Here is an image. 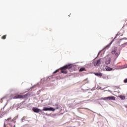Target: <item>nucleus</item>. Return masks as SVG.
<instances>
[{"label":"nucleus","mask_w":127,"mask_h":127,"mask_svg":"<svg viewBox=\"0 0 127 127\" xmlns=\"http://www.w3.org/2000/svg\"><path fill=\"white\" fill-rule=\"evenodd\" d=\"M72 64H68L61 67V73H62L63 74H67V73H68L67 69L69 70V71H71L70 69H72Z\"/></svg>","instance_id":"f257e3e1"},{"label":"nucleus","mask_w":127,"mask_h":127,"mask_svg":"<svg viewBox=\"0 0 127 127\" xmlns=\"http://www.w3.org/2000/svg\"><path fill=\"white\" fill-rule=\"evenodd\" d=\"M30 96V93H28L24 95H19V94H15L14 97L13 95H11V97L12 99H26L27 97H29Z\"/></svg>","instance_id":"f03ea898"},{"label":"nucleus","mask_w":127,"mask_h":127,"mask_svg":"<svg viewBox=\"0 0 127 127\" xmlns=\"http://www.w3.org/2000/svg\"><path fill=\"white\" fill-rule=\"evenodd\" d=\"M117 48H114L112 49V51L111 52V54H113V55L115 54V58H118L119 56L120 55V51H117Z\"/></svg>","instance_id":"7ed1b4c3"},{"label":"nucleus","mask_w":127,"mask_h":127,"mask_svg":"<svg viewBox=\"0 0 127 127\" xmlns=\"http://www.w3.org/2000/svg\"><path fill=\"white\" fill-rule=\"evenodd\" d=\"M102 100H104V101H106V100H109V101H111L112 100V101H115L116 100V97H115V96H109L108 97H104V98H102Z\"/></svg>","instance_id":"20e7f679"},{"label":"nucleus","mask_w":127,"mask_h":127,"mask_svg":"<svg viewBox=\"0 0 127 127\" xmlns=\"http://www.w3.org/2000/svg\"><path fill=\"white\" fill-rule=\"evenodd\" d=\"M42 111H50L51 112H55V109L52 107H51V108L44 107V109L42 110Z\"/></svg>","instance_id":"39448f33"},{"label":"nucleus","mask_w":127,"mask_h":127,"mask_svg":"<svg viewBox=\"0 0 127 127\" xmlns=\"http://www.w3.org/2000/svg\"><path fill=\"white\" fill-rule=\"evenodd\" d=\"M32 111H33V112L34 113H39V112H41V111H42V110H40L36 107H33L32 109Z\"/></svg>","instance_id":"423d86ee"},{"label":"nucleus","mask_w":127,"mask_h":127,"mask_svg":"<svg viewBox=\"0 0 127 127\" xmlns=\"http://www.w3.org/2000/svg\"><path fill=\"white\" fill-rule=\"evenodd\" d=\"M100 64H101V61H100V60H97L96 62H95L94 63V66H99Z\"/></svg>","instance_id":"0eeeda50"},{"label":"nucleus","mask_w":127,"mask_h":127,"mask_svg":"<svg viewBox=\"0 0 127 127\" xmlns=\"http://www.w3.org/2000/svg\"><path fill=\"white\" fill-rule=\"evenodd\" d=\"M105 63H106V65H109V64H110V63H111V59L108 58V59L106 60Z\"/></svg>","instance_id":"6e6552de"},{"label":"nucleus","mask_w":127,"mask_h":127,"mask_svg":"<svg viewBox=\"0 0 127 127\" xmlns=\"http://www.w3.org/2000/svg\"><path fill=\"white\" fill-rule=\"evenodd\" d=\"M113 41H112L110 44H109L107 46H106V47L105 48V49H108L110 48V46H111V45H112V43H113Z\"/></svg>","instance_id":"1a4fd4ad"},{"label":"nucleus","mask_w":127,"mask_h":127,"mask_svg":"<svg viewBox=\"0 0 127 127\" xmlns=\"http://www.w3.org/2000/svg\"><path fill=\"white\" fill-rule=\"evenodd\" d=\"M96 76H98V77H102L103 76V74L102 73H94Z\"/></svg>","instance_id":"9d476101"},{"label":"nucleus","mask_w":127,"mask_h":127,"mask_svg":"<svg viewBox=\"0 0 127 127\" xmlns=\"http://www.w3.org/2000/svg\"><path fill=\"white\" fill-rule=\"evenodd\" d=\"M119 98H120V99H121V100H125V99H126V96H125L124 95H120V96H119Z\"/></svg>","instance_id":"9b49d317"},{"label":"nucleus","mask_w":127,"mask_h":127,"mask_svg":"<svg viewBox=\"0 0 127 127\" xmlns=\"http://www.w3.org/2000/svg\"><path fill=\"white\" fill-rule=\"evenodd\" d=\"M106 71H112V70H113V68L108 67H106Z\"/></svg>","instance_id":"f8f14e48"},{"label":"nucleus","mask_w":127,"mask_h":127,"mask_svg":"<svg viewBox=\"0 0 127 127\" xmlns=\"http://www.w3.org/2000/svg\"><path fill=\"white\" fill-rule=\"evenodd\" d=\"M83 71H86V68L84 67H81V68H80L79 72H82Z\"/></svg>","instance_id":"ddd939ff"},{"label":"nucleus","mask_w":127,"mask_h":127,"mask_svg":"<svg viewBox=\"0 0 127 127\" xmlns=\"http://www.w3.org/2000/svg\"><path fill=\"white\" fill-rule=\"evenodd\" d=\"M10 120H11V117H10L7 119H5L4 121H5V122H9V121H10Z\"/></svg>","instance_id":"4468645a"},{"label":"nucleus","mask_w":127,"mask_h":127,"mask_svg":"<svg viewBox=\"0 0 127 127\" xmlns=\"http://www.w3.org/2000/svg\"><path fill=\"white\" fill-rule=\"evenodd\" d=\"M5 38H6V35H4L1 37L2 39H5Z\"/></svg>","instance_id":"2eb2a0df"},{"label":"nucleus","mask_w":127,"mask_h":127,"mask_svg":"<svg viewBox=\"0 0 127 127\" xmlns=\"http://www.w3.org/2000/svg\"><path fill=\"white\" fill-rule=\"evenodd\" d=\"M57 72H59V69L56 70L54 72V73L55 74V73H57Z\"/></svg>","instance_id":"dca6fc26"},{"label":"nucleus","mask_w":127,"mask_h":127,"mask_svg":"<svg viewBox=\"0 0 127 127\" xmlns=\"http://www.w3.org/2000/svg\"><path fill=\"white\" fill-rule=\"evenodd\" d=\"M124 83H127V78L125 79L124 81Z\"/></svg>","instance_id":"f3484780"},{"label":"nucleus","mask_w":127,"mask_h":127,"mask_svg":"<svg viewBox=\"0 0 127 127\" xmlns=\"http://www.w3.org/2000/svg\"><path fill=\"white\" fill-rule=\"evenodd\" d=\"M56 110H58V109H59V107H58V106H57L56 107Z\"/></svg>","instance_id":"a211bd4d"},{"label":"nucleus","mask_w":127,"mask_h":127,"mask_svg":"<svg viewBox=\"0 0 127 127\" xmlns=\"http://www.w3.org/2000/svg\"><path fill=\"white\" fill-rule=\"evenodd\" d=\"M81 109H84V110L87 109V108H82Z\"/></svg>","instance_id":"6ab92c4d"},{"label":"nucleus","mask_w":127,"mask_h":127,"mask_svg":"<svg viewBox=\"0 0 127 127\" xmlns=\"http://www.w3.org/2000/svg\"><path fill=\"white\" fill-rule=\"evenodd\" d=\"M11 122H13V120H11Z\"/></svg>","instance_id":"aec40b11"},{"label":"nucleus","mask_w":127,"mask_h":127,"mask_svg":"<svg viewBox=\"0 0 127 127\" xmlns=\"http://www.w3.org/2000/svg\"><path fill=\"white\" fill-rule=\"evenodd\" d=\"M100 55V52L98 53V55Z\"/></svg>","instance_id":"412c9836"}]
</instances>
